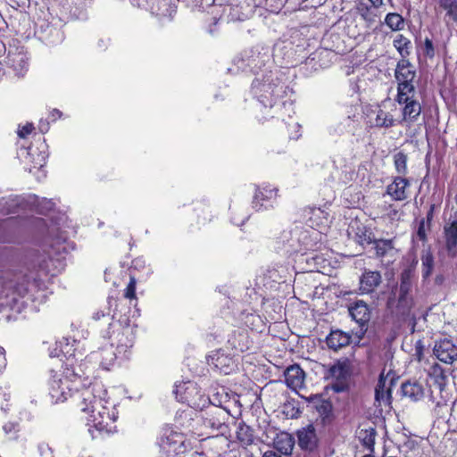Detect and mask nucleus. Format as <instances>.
<instances>
[{
	"label": "nucleus",
	"mask_w": 457,
	"mask_h": 457,
	"mask_svg": "<svg viewBox=\"0 0 457 457\" xmlns=\"http://www.w3.org/2000/svg\"><path fill=\"white\" fill-rule=\"evenodd\" d=\"M20 204L21 202L18 196L3 197L0 200V211L6 213L14 212Z\"/></svg>",
	"instance_id": "42"
},
{
	"label": "nucleus",
	"mask_w": 457,
	"mask_h": 457,
	"mask_svg": "<svg viewBox=\"0 0 457 457\" xmlns=\"http://www.w3.org/2000/svg\"><path fill=\"white\" fill-rule=\"evenodd\" d=\"M424 53L429 57H433L435 54L433 42L429 38H426L424 41Z\"/></svg>",
	"instance_id": "52"
},
{
	"label": "nucleus",
	"mask_w": 457,
	"mask_h": 457,
	"mask_svg": "<svg viewBox=\"0 0 457 457\" xmlns=\"http://www.w3.org/2000/svg\"><path fill=\"white\" fill-rule=\"evenodd\" d=\"M237 438L244 445H249L253 442V429L245 423H239L237 429Z\"/></svg>",
	"instance_id": "38"
},
{
	"label": "nucleus",
	"mask_w": 457,
	"mask_h": 457,
	"mask_svg": "<svg viewBox=\"0 0 457 457\" xmlns=\"http://www.w3.org/2000/svg\"><path fill=\"white\" fill-rule=\"evenodd\" d=\"M59 259L53 258L45 251L29 252L24 260V270L12 274L4 280L0 290V306L21 312L24 307L21 301L29 292L30 287H40L47 275L54 276L59 271Z\"/></svg>",
	"instance_id": "2"
},
{
	"label": "nucleus",
	"mask_w": 457,
	"mask_h": 457,
	"mask_svg": "<svg viewBox=\"0 0 457 457\" xmlns=\"http://www.w3.org/2000/svg\"><path fill=\"white\" fill-rule=\"evenodd\" d=\"M430 227H428V223L424 219L420 220L419 223V227L417 229V237L421 241L427 240V230L429 229Z\"/></svg>",
	"instance_id": "48"
},
{
	"label": "nucleus",
	"mask_w": 457,
	"mask_h": 457,
	"mask_svg": "<svg viewBox=\"0 0 457 457\" xmlns=\"http://www.w3.org/2000/svg\"><path fill=\"white\" fill-rule=\"evenodd\" d=\"M255 6H260L263 0H253Z\"/></svg>",
	"instance_id": "62"
},
{
	"label": "nucleus",
	"mask_w": 457,
	"mask_h": 457,
	"mask_svg": "<svg viewBox=\"0 0 457 457\" xmlns=\"http://www.w3.org/2000/svg\"><path fill=\"white\" fill-rule=\"evenodd\" d=\"M386 215L390 220H399L401 217L399 210L395 208L392 204L387 206Z\"/></svg>",
	"instance_id": "50"
},
{
	"label": "nucleus",
	"mask_w": 457,
	"mask_h": 457,
	"mask_svg": "<svg viewBox=\"0 0 457 457\" xmlns=\"http://www.w3.org/2000/svg\"><path fill=\"white\" fill-rule=\"evenodd\" d=\"M131 4L139 8H145V0H130Z\"/></svg>",
	"instance_id": "56"
},
{
	"label": "nucleus",
	"mask_w": 457,
	"mask_h": 457,
	"mask_svg": "<svg viewBox=\"0 0 457 457\" xmlns=\"http://www.w3.org/2000/svg\"><path fill=\"white\" fill-rule=\"evenodd\" d=\"M6 366V358H5V351L3 347L0 346V372Z\"/></svg>",
	"instance_id": "55"
},
{
	"label": "nucleus",
	"mask_w": 457,
	"mask_h": 457,
	"mask_svg": "<svg viewBox=\"0 0 457 457\" xmlns=\"http://www.w3.org/2000/svg\"><path fill=\"white\" fill-rule=\"evenodd\" d=\"M428 376L429 386L435 387L440 393L443 392L447 382V376L442 366L438 363L432 364L428 370Z\"/></svg>",
	"instance_id": "22"
},
{
	"label": "nucleus",
	"mask_w": 457,
	"mask_h": 457,
	"mask_svg": "<svg viewBox=\"0 0 457 457\" xmlns=\"http://www.w3.org/2000/svg\"><path fill=\"white\" fill-rule=\"evenodd\" d=\"M104 316H105V313L104 312H97L95 313L94 318L96 320H99L100 317H104Z\"/></svg>",
	"instance_id": "60"
},
{
	"label": "nucleus",
	"mask_w": 457,
	"mask_h": 457,
	"mask_svg": "<svg viewBox=\"0 0 457 457\" xmlns=\"http://www.w3.org/2000/svg\"><path fill=\"white\" fill-rule=\"evenodd\" d=\"M18 154L24 158L28 163H33V168H42L46 164V154L44 150L37 152L33 146L28 148H21ZM29 171H32V167L28 168Z\"/></svg>",
	"instance_id": "21"
},
{
	"label": "nucleus",
	"mask_w": 457,
	"mask_h": 457,
	"mask_svg": "<svg viewBox=\"0 0 457 457\" xmlns=\"http://www.w3.org/2000/svg\"><path fill=\"white\" fill-rule=\"evenodd\" d=\"M116 302H117V301H116L115 299H113V298H108V304H109L110 306H112V304H115V305H116Z\"/></svg>",
	"instance_id": "61"
},
{
	"label": "nucleus",
	"mask_w": 457,
	"mask_h": 457,
	"mask_svg": "<svg viewBox=\"0 0 457 457\" xmlns=\"http://www.w3.org/2000/svg\"><path fill=\"white\" fill-rule=\"evenodd\" d=\"M436 209V204H431L429 206V210L427 213V220H425L428 223V227H430V222L434 216V211Z\"/></svg>",
	"instance_id": "53"
},
{
	"label": "nucleus",
	"mask_w": 457,
	"mask_h": 457,
	"mask_svg": "<svg viewBox=\"0 0 457 457\" xmlns=\"http://www.w3.org/2000/svg\"><path fill=\"white\" fill-rule=\"evenodd\" d=\"M80 343L75 339L71 342L70 338L63 337L59 342H56L57 347L50 351L51 357H59L61 354L64 355L68 361L75 359L76 361L81 360L84 353L81 351ZM71 363H73L71 361Z\"/></svg>",
	"instance_id": "11"
},
{
	"label": "nucleus",
	"mask_w": 457,
	"mask_h": 457,
	"mask_svg": "<svg viewBox=\"0 0 457 457\" xmlns=\"http://www.w3.org/2000/svg\"><path fill=\"white\" fill-rule=\"evenodd\" d=\"M5 63L18 77L23 76L28 71L29 67L28 57L26 54L22 49L19 48H9L7 56L5 58Z\"/></svg>",
	"instance_id": "13"
},
{
	"label": "nucleus",
	"mask_w": 457,
	"mask_h": 457,
	"mask_svg": "<svg viewBox=\"0 0 457 457\" xmlns=\"http://www.w3.org/2000/svg\"><path fill=\"white\" fill-rule=\"evenodd\" d=\"M403 108L402 110L403 121L408 123L415 122L420 115L421 104L416 99H411L403 103Z\"/></svg>",
	"instance_id": "28"
},
{
	"label": "nucleus",
	"mask_w": 457,
	"mask_h": 457,
	"mask_svg": "<svg viewBox=\"0 0 457 457\" xmlns=\"http://www.w3.org/2000/svg\"><path fill=\"white\" fill-rule=\"evenodd\" d=\"M136 284L137 280L134 276H130L129 283L128 284L124 296L129 299H134L136 298Z\"/></svg>",
	"instance_id": "46"
},
{
	"label": "nucleus",
	"mask_w": 457,
	"mask_h": 457,
	"mask_svg": "<svg viewBox=\"0 0 457 457\" xmlns=\"http://www.w3.org/2000/svg\"><path fill=\"white\" fill-rule=\"evenodd\" d=\"M385 23L395 31L401 30L404 27V21L402 15L396 12H389L385 18Z\"/></svg>",
	"instance_id": "40"
},
{
	"label": "nucleus",
	"mask_w": 457,
	"mask_h": 457,
	"mask_svg": "<svg viewBox=\"0 0 457 457\" xmlns=\"http://www.w3.org/2000/svg\"><path fill=\"white\" fill-rule=\"evenodd\" d=\"M98 44H99V46H105V45H106L103 39L99 40Z\"/></svg>",
	"instance_id": "63"
},
{
	"label": "nucleus",
	"mask_w": 457,
	"mask_h": 457,
	"mask_svg": "<svg viewBox=\"0 0 457 457\" xmlns=\"http://www.w3.org/2000/svg\"><path fill=\"white\" fill-rule=\"evenodd\" d=\"M3 428L6 434H10V433L17 431V424L8 422L4 425Z\"/></svg>",
	"instance_id": "54"
},
{
	"label": "nucleus",
	"mask_w": 457,
	"mask_h": 457,
	"mask_svg": "<svg viewBox=\"0 0 457 457\" xmlns=\"http://www.w3.org/2000/svg\"><path fill=\"white\" fill-rule=\"evenodd\" d=\"M407 155L403 152H398L394 155V165L396 172L399 176H404L407 174Z\"/></svg>",
	"instance_id": "41"
},
{
	"label": "nucleus",
	"mask_w": 457,
	"mask_h": 457,
	"mask_svg": "<svg viewBox=\"0 0 457 457\" xmlns=\"http://www.w3.org/2000/svg\"><path fill=\"white\" fill-rule=\"evenodd\" d=\"M228 343L236 352L244 353L249 350L252 342L245 330H238L233 332Z\"/></svg>",
	"instance_id": "27"
},
{
	"label": "nucleus",
	"mask_w": 457,
	"mask_h": 457,
	"mask_svg": "<svg viewBox=\"0 0 457 457\" xmlns=\"http://www.w3.org/2000/svg\"><path fill=\"white\" fill-rule=\"evenodd\" d=\"M370 4L378 8L381 7L384 4L383 0H369Z\"/></svg>",
	"instance_id": "57"
},
{
	"label": "nucleus",
	"mask_w": 457,
	"mask_h": 457,
	"mask_svg": "<svg viewBox=\"0 0 457 457\" xmlns=\"http://www.w3.org/2000/svg\"><path fill=\"white\" fill-rule=\"evenodd\" d=\"M298 445L303 450L313 451L318 446V436L313 425H308L297 431Z\"/></svg>",
	"instance_id": "19"
},
{
	"label": "nucleus",
	"mask_w": 457,
	"mask_h": 457,
	"mask_svg": "<svg viewBox=\"0 0 457 457\" xmlns=\"http://www.w3.org/2000/svg\"><path fill=\"white\" fill-rule=\"evenodd\" d=\"M420 261L422 266V278L426 279L432 274L435 266L434 256L429 247L421 251Z\"/></svg>",
	"instance_id": "35"
},
{
	"label": "nucleus",
	"mask_w": 457,
	"mask_h": 457,
	"mask_svg": "<svg viewBox=\"0 0 457 457\" xmlns=\"http://www.w3.org/2000/svg\"><path fill=\"white\" fill-rule=\"evenodd\" d=\"M283 6L281 0H266L265 7L270 12L278 13Z\"/></svg>",
	"instance_id": "47"
},
{
	"label": "nucleus",
	"mask_w": 457,
	"mask_h": 457,
	"mask_svg": "<svg viewBox=\"0 0 457 457\" xmlns=\"http://www.w3.org/2000/svg\"><path fill=\"white\" fill-rule=\"evenodd\" d=\"M445 245L450 257L457 256V212L444 226Z\"/></svg>",
	"instance_id": "14"
},
{
	"label": "nucleus",
	"mask_w": 457,
	"mask_h": 457,
	"mask_svg": "<svg viewBox=\"0 0 457 457\" xmlns=\"http://www.w3.org/2000/svg\"><path fill=\"white\" fill-rule=\"evenodd\" d=\"M211 361L212 364L224 374H229L235 368L234 359L223 351H218L211 356Z\"/></svg>",
	"instance_id": "26"
},
{
	"label": "nucleus",
	"mask_w": 457,
	"mask_h": 457,
	"mask_svg": "<svg viewBox=\"0 0 457 457\" xmlns=\"http://www.w3.org/2000/svg\"><path fill=\"white\" fill-rule=\"evenodd\" d=\"M227 415L225 411L217 405H211L204 414L196 417V423L201 422L202 430L195 433L198 436H211L214 432L224 434L227 430L226 425Z\"/></svg>",
	"instance_id": "7"
},
{
	"label": "nucleus",
	"mask_w": 457,
	"mask_h": 457,
	"mask_svg": "<svg viewBox=\"0 0 457 457\" xmlns=\"http://www.w3.org/2000/svg\"><path fill=\"white\" fill-rule=\"evenodd\" d=\"M403 395L411 401H419L424 395V387L418 381H407L402 385Z\"/></svg>",
	"instance_id": "31"
},
{
	"label": "nucleus",
	"mask_w": 457,
	"mask_h": 457,
	"mask_svg": "<svg viewBox=\"0 0 457 457\" xmlns=\"http://www.w3.org/2000/svg\"><path fill=\"white\" fill-rule=\"evenodd\" d=\"M62 372H54L49 380V397L54 404L73 398L81 411L87 414L86 420L92 438L103 434H109L114 428L117 419L114 411L107 406V391L101 382L90 383L89 386L78 388L81 384V375L76 371L74 363L69 364Z\"/></svg>",
	"instance_id": "1"
},
{
	"label": "nucleus",
	"mask_w": 457,
	"mask_h": 457,
	"mask_svg": "<svg viewBox=\"0 0 457 457\" xmlns=\"http://www.w3.org/2000/svg\"><path fill=\"white\" fill-rule=\"evenodd\" d=\"M381 283L382 276L379 271L365 269L360 277L359 289L361 294H371L376 291Z\"/></svg>",
	"instance_id": "15"
},
{
	"label": "nucleus",
	"mask_w": 457,
	"mask_h": 457,
	"mask_svg": "<svg viewBox=\"0 0 457 457\" xmlns=\"http://www.w3.org/2000/svg\"><path fill=\"white\" fill-rule=\"evenodd\" d=\"M284 377L287 387L296 391L303 386L305 374L299 365L294 364L287 367L284 372Z\"/></svg>",
	"instance_id": "20"
},
{
	"label": "nucleus",
	"mask_w": 457,
	"mask_h": 457,
	"mask_svg": "<svg viewBox=\"0 0 457 457\" xmlns=\"http://www.w3.org/2000/svg\"><path fill=\"white\" fill-rule=\"evenodd\" d=\"M439 8L445 11L446 16L457 21V0H437Z\"/></svg>",
	"instance_id": "39"
},
{
	"label": "nucleus",
	"mask_w": 457,
	"mask_h": 457,
	"mask_svg": "<svg viewBox=\"0 0 457 457\" xmlns=\"http://www.w3.org/2000/svg\"><path fill=\"white\" fill-rule=\"evenodd\" d=\"M53 120H56L57 117L61 116V112L58 110H54L52 112Z\"/></svg>",
	"instance_id": "59"
},
{
	"label": "nucleus",
	"mask_w": 457,
	"mask_h": 457,
	"mask_svg": "<svg viewBox=\"0 0 457 457\" xmlns=\"http://www.w3.org/2000/svg\"><path fill=\"white\" fill-rule=\"evenodd\" d=\"M373 112L376 114V117L373 121H370L371 126L386 129L394 126L395 120L391 113L382 110L381 108L376 109Z\"/></svg>",
	"instance_id": "34"
},
{
	"label": "nucleus",
	"mask_w": 457,
	"mask_h": 457,
	"mask_svg": "<svg viewBox=\"0 0 457 457\" xmlns=\"http://www.w3.org/2000/svg\"><path fill=\"white\" fill-rule=\"evenodd\" d=\"M293 128H294V129H299L300 126H299V124H298L297 122H295V123L293 124Z\"/></svg>",
	"instance_id": "64"
},
{
	"label": "nucleus",
	"mask_w": 457,
	"mask_h": 457,
	"mask_svg": "<svg viewBox=\"0 0 457 457\" xmlns=\"http://www.w3.org/2000/svg\"><path fill=\"white\" fill-rule=\"evenodd\" d=\"M349 313L353 320L360 326H364L368 323L370 318V312L368 304L362 301L358 300L348 308Z\"/></svg>",
	"instance_id": "24"
},
{
	"label": "nucleus",
	"mask_w": 457,
	"mask_h": 457,
	"mask_svg": "<svg viewBox=\"0 0 457 457\" xmlns=\"http://www.w3.org/2000/svg\"><path fill=\"white\" fill-rule=\"evenodd\" d=\"M273 445L274 447L282 454L289 455L292 453L295 445V439L290 434L281 432L275 437Z\"/></svg>",
	"instance_id": "29"
},
{
	"label": "nucleus",
	"mask_w": 457,
	"mask_h": 457,
	"mask_svg": "<svg viewBox=\"0 0 457 457\" xmlns=\"http://www.w3.org/2000/svg\"><path fill=\"white\" fill-rule=\"evenodd\" d=\"M378 9V7L372 4L369 5L363 2H360L356 7L358 14L369 24H373L378 21L379 17Z\"/></svg>",
	"instance_id": "32"
},
{
	"label": "nucleus",
	"mask_w": 457,
	"mask_h": 457,
	"mask_svg": "<svg viewBox=\"0 0 457 457\" xmlns=\"http://www.w3.org/2000/svg\"><path fill=\"white\" fill-rule=\"evenodd\" d=\"M414 304L411 294L393 292L387 300V307L398 316L408 315Z\"/></svg>",
	"instance_id": "12"
},
{
	"label": "nucleus",
	"mask_w": 457,
	"mask_h": 457,
	"mask_svg": "<svg viewBox=\"0 0 457 457\" xmlns=\"http://www.w3.org/2000/svg\"><path fill=\"white\" fill-rule=\"evenodd\" d=\"M393 43L394 46L399 52L403 59H406L410 54L409 46L411 45V41L403 35H397Z\"/></svg>",
	"instance_id": "43"
},
{
	"label": "nucleus",
	"mask_w": 457,
	"mask_h": 457,
	"mask_svg": "<svg viewBox=\"0 0 457 457\" xmlns=\"http://www.w3.org/2000/svg\"><path fill=\"white\" fill-rule=\"evenodd\" d=\"M433 352L436 357L445 363H452L457 359V346L448 339L436 342Z\"/></svg>",
	"instance_id": "16"
},
{
	"label": "nucleus",
	"mask_w": 457,
	"mask_h": 457,
	"mask_svg": "<svg viewBox=\"0 0 457 457\" xmlns=\"http://www.w3.org/2000/svg\"><path fill=\"white\" fill-rule=\"evenodd\" d=\"M173 393L179 402L187 403L195 410H203L210 404L209 397L201 391L196 383L192 381L176 385Z\"/></svg>",
	"instance_id": "6"
},
{
	"label": "nucleus",
	"mask_w": 457,
	"mask_h": 457,
	"mask_svg": "<svg viewBox=\"0 0 457 457\" xmlns=\"http://www.w3.org/2000/svg\"><path fill=\"white\" fill-rule=\"evenodd\" d=\"M319 236L318 231L295 226L292 229L282 231L276 238V249L289 255H304L309 251L316 250Z\"/></svg>",
	"instance_id": "3"
},
{
	"label": "nucleus",
	"mask_w": 457,
	"mask_h": 457,
	"mask_svg": "<svg viewBox=\"0 0 457 457\" xmlns=\"http://www.w3.org/2000/svg\"><path fill=\"white\" fill-rule=\"evenodd\" d=\"M390 398L391 390L386 386V378L383 373H381L375 388V401L378 406H386L390 403Z\"/></svg>",
	"instance_id": "30"
},
{
	"label": "nucleus",
	"mask_w": 457,
	"mask_h": 457,
	"mask_svg": "<svg viewBox=\"0 0 457 457\" xmlns=\"http://www.w3.org/2000/svg\"><path fill=\"white\" fill-rule=\"evenodd\" d=\"M415 86L414 83L397 82V95L395 101L399 104H403L414 98Z\"/></svg>",
	"instance_id": "33"
},
{
	"label": "nucleus",
	"mask_w": 457,
	"mask_h": 457,
	"mask_svg": "<svg viewBox=\"0 0 457 457\" xmlns=\"http://www.w3.org/2000/svg\"><path fill=\"white\" fill-rule=\"evenodd\" d=\"M414 281V270L407 268L400 275V286L396 292L411 294Z\"/></svg>",
	"instance_id": "36"
},
{
	"label": "nucleus",
	"mask_w": 457,
	"mask_h": 457,
	"mask_svg": "<svg viewBox=\"0 0 457 457\" xmlns=\"http://www.w3.org/2000/svg\"><path fill=\"white\" fill-rule=\"evenodd\" d=\"M303 217L309 227L317 231L323 226H326L328 220V213L320 208L307 207L303 210Z\"/></svg>",
	"instance_id": "17"
},
{
	"label": "nucleus",
	"mask_w": 457,
	"mask_h": 457,
	"mask_svg": "<svg viewBox=\"0 0 457 457\" xmlns=\"http://www.w3.org/2000/svg\"><path fill=\"white\" fill-rule=\"evenodd\" d=\"M262 457H281L280 455L277 454L275 452L273 451H268L266 453H264V454L262 455Z\"/></svg>",
	"instance_id": "58"
},
{
	"label": "nucleus",
	"mask_w": 457,
	"mask_h": 457,
	"mask_svg": "<svg viewBox=\"0 0 457 457\" xmlns=\"http://www.w3.org/2000/svg\"><path fill=\"white\" fill-rule=\"evenodd\" d=\"M186 443L183 433L177 432L171 428H163L159 441L162 457H177L185 453L187 450Z\"/></svg>",
	"instance_id": "8"
},
{
	"label": "nucleus",
	"mask_w": 457,
	"mask_h": 457,
	"mask_svg": "<svg viewBox=\"0 0 457 457\" xmlns=\"http://www.w3.org/2000/svg\"><path fill=\"white\" fill-rule=\"evenodd\" d=\"M395 77L397 82L414 83L416 70L407 59H402L396 65Z\"/></svg>",
	"instance_id": "23"
},
{
	"label": "nucleus",
	"mask_w": 457,
	"mask_h": 457,
	"mask_svg": "<svg viewBox=\"0 0 457 457\" xmlns=\"http://www.w3.org/2000/svg\"><path fill=\"white\" fill-rule=\"evenodd\" d=\"M409 186H410L409 179H407L402 176H397L394 179L392 183L387 185L386 193L394 201H404L408 197L406 189Z\"/></svg>",
	"instance_id": "18"
},
{
	"label": "nucleus",
	"mask_w": 457,
	"mask_h": 457,
	"mask_svg": "<svg viewBox=\"0 0 457 457\" xmlns=\"http://www.w3.org/2000/svg\"><path fill=\"white\" fill-rule=\"evenodd\" d=\"M114 346H112L110 343L109 346H104L101 349V364L104 369H108V366L112 365L117 358L123 359L120 354H118V351H114Z\"/></svg>",
	"instance_id": "37"
},
{
	"label": "nucleus",
	"mask_w": 457,
	"mask_h": 457,
	"mask_svg": "<svg viewBox=\"0 0 457 457\" xmlns=\"http://www.w3.org/2000/svg\"><path fill=\"white\" fill-rule=\"evenodd\" d=\"M376 431L374 428L361 429L360 431L359 438L362 445L369 449H372L375 444Z\"/></svg>",
	"instance_id": "45"
},
{
	"label": "nucleus",
	"mask_w": 457,
	"mask_h": 457,
	"mask_svg": "<svg viewBox=\"0 0 457 457\" xmlns=\"http://www.w3.org/2000/svg\"><path fill=\"white\" fill-rule=\"evenodd\" d=\"M375 250L378 257H384L394 250L393 240L378 239L375 241Z\"/></svg>",
	"instance_id": "44"
},
{
	"label": "nucleus",
	"mask_w": 457,
	"mask_h": 457,
	"mask_svg": "<svg viewBox=\"0 0 457 457\" xmlns=\"http://www.w3.org/2000/svg\"><path fill=\"white\" fill-rule=\"evenodd\" d=\"M34 126L32 123H27L18 129V136L21 138H25L28 135H29L32 132Z\"/></svg>",
	"instance_id": "51"
},
{
	"label": "nucleus",
	"mask_w": 457,
	"mask_h": 457,
	"mask_svg": "<svg viewBox=\"0 0 457 457\" xmlns=\"http://www.w3.org/2000/svg\"><path fill=\"white\" fill-rule=\"evenodd\" d=\"M54 203L52 200L42 199V201L38 204L39 212L42 213H46L51 211L54 207Z\"/></svg>",
	"instance_id": "49"
},
{
	"label": "nucleus",
	"mask_w": 457,
	"mask_h": 457,
	"mask_svg": "<svg viewBox=\"0 0 457 457\" xmlns=\"http://www.w3.org/2000/svg\"><path fill=\"white\" fill-rule=\"evenodd\" d=\"M351 335L342 330H332L326 337V344L329 349L337 351L347 346L351 342Z\"/></svg>",
	"instance_id": "25"
},
{
	"label": "nucleus",
	"mask_w": 457,
	"mask_h": 457,
	"mask_svg": "<svg viewBox=\"0 0 457 457\" xmlns=\"http://www.w3.org/2000/svg\"><path fill=\"white\" fill-rule=\"evenodd\" d=\"M278 198V189L270 186L258 187L255 190L252 206L257 211H264L273 208Z\"/></svg>",
	"instance_id": "10"
},
{
	"label": "nucleus",
	"mask_w": 457,
	"mask_h": 457,
	"mask_svg": "<svg viewBox=\"0 0 457 457\" xmlns=\"http://www.w3.org/2000/svg\"><path fill=\"white\" fill-rule=\"evenodd\" d=\"M350 376V366L346 361H338L328 371V378H331V389L334 392H345L348 388L347 380Z\"/></svg>",
	"instance_id": "9"
},
{
	"label": "nucleus",
	"mask_w": 457,
	"mask_h": 457,
	"mask_svg": "<svg viewBox=\"0 0 457 457\" xmlns=\"http://www.w3.org/2000/svg\"><path fill=\"white\" fill-rule=\"evenodd\" d=\"M252 93L264 108H273L283 93V86L275 83L270 76L262 80L256 79L252 83Z\"/></svg>",
	"instance_id": "5"
},
{
	"label": "nucleus",
	"mask_w": 457,
	"mask_h": 457,
	"mask_svg": "<svg viewBox=\"0 0 457 457\" xmlns=\"http://www.w3.org/2000/svg\"><path fill=\"white\" fill-rule=\"evenodd\" d=\"M110 329L112 332L109 339L112 346L115 347L118 354L123 359H128L135 341V326L131 325L128 319H119L110 324Z\"/></svg>",
	"instance_id": "4"
}]
</instances>
